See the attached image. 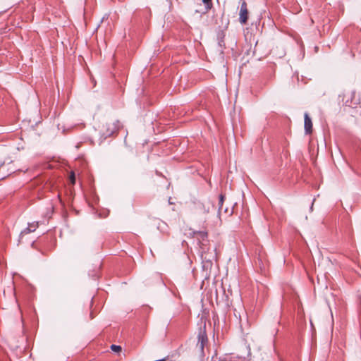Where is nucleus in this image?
<instances>
[{"label":"nucleus","instance_id":"obj_1","mask_svg":"<svg viewBox=\"0 0 361 361\" xmlns=\"http://www.w3.org/2000/svg\"><path fill=\"white\" fill-rule=\"evenodd\" d=\"M208 343V338L205 331V325L203 328H200L197 335V343L196 344L197 348H198L200 354L204 355V345Z\"/></svg>","mask_w":361,"mask_h":361},{"label":"nucleus","instance_id":"obj_2","mask_svg":"<svg viewBox=\"0 0 361 361\" xmlns=\"http://www.w3.org/2000/svg\"><path fill=\"white\" fill-rule=\"evenodd\" d=\"M191 234L192 237L198 240L201 248L204 249L202 246L204 245V242L207 240V232L206 231H193Z\"/></svg>","mask_w":361,"mask_h":361},{"label":"nucleus","instance_id":"obj_3","mask_svg":"<svg viewBox=\"0 0 361 361\" xmlns=\"http://www.w3.org/2000/svg\"><path fill=\"white\" fill-rule=\"evenodd\" d=\"M248 18V11L247 4L243 1L240 6L239 20L241 24H245Z\"/></svg>","mask_w":361,"mask_h":361},{"label":"nucleus","instance_id":"obj_4","mask_svg":"<svg viewBox=\"0 0 361 361\" xmlns=\"http://www.w3.org/2000/svg\"><path fill=\"white\" fill-rule=\"evenodd\" d=\"M304 119L305 132L306 134H311L312 132V122L307 113H305Z\"/></svg>","mask_w":361,"mask_h":361},{"label":"nucleus","instance_id":"obj_5","mask_svg":"<svg viewBox=\"0 0 361 361\" xmlns=\"http://www.w3.org/2000/svg\"><path fill=\"white\" fill-rule=\"evenodd\" d=\"M37 227H38L37 221L29 223L27 225V227L26 228H25L24 231H22L21 233H29L33 232L37 229Z\"/></svg>","mask_w":361,"mask_h":361},{"label":"nucleus","instance_id":"obj_6","mask_svg":"<svg viewBox=\"0 0 361 361\" xmlns=\"http://www.w3.org/2000/svg\"><path fill=\"white\" fill-rule=\"evenodd\" d=\"M224 198H225V197H224V195L221 194L219 195V213L221 212V210L223 209L222 206H223V204H224Z\"/></svg>","mask_w":361,"mask_h":361},{"label":"nucleus","instance_id":"obj_7","mask_svg":"<svg viewBox=\"0 0 361 361\" xmlns=\"http://www.w3.org/2000/svg\"><path fill=\"white\" fill-rule=\"evenodd\" d=\"M111 350H113L114 352H120L121 350V347L120 345H111Z\"/></svg>","mask_w":361,"mask_h":361},{"label":"nucleus","instance_id":"obj_8","mask_svg":"<svg viewBox=\"0 0 361 361\" xmlns=\"http://www.w3.org/2000/svg\"><path fill=\"white\" fill-rule=\"evenodd\" d=\"M202 2L204 4L207 9L211 8L212 6V0H202Z\"/></svg>","mask_w":361,"mask_h":361},{"label":"nucleus","instance_id":"obj_9","mask_svg":"<svg viewBox=\"0 0 361 361\" xmlns=\"http://www.w3.org/2000/svg\"><path fill=\"white\" fill-rule=\"evenodd\" d=\"M70 180H71L72 184H75V174L73 172H71V173L70 175Z\"/></svg>","mask_w":361,"mask_h":361},{"label":"nucleus","instance_id":"obj_10","mask_svg":"<svg viewBox=\"0 0 361 361\" xmlns=\"http://www.w3.org/2000/svg\"><path fill=\"white\" fill-rule=\"evenodd\" d=\"M6 177V174L3 173L0 175V179H4Z\"/></svg>","mask_w":361,"mask_h":361},{"label":"nucleus","instance_id":"obj_11","mask_svg":"<svg viewBox=\"0 0 361 361\" xmlns=\"http://www.w3.org/2000/svg\"><path fill=\"white\" fill-rule=\"evenodd\" d=\"M5 166L4 164H1L0 165V171L1 170V169H3L4 167Z\"/></svg>","mask_w":361,"mask_h":361}]
</instances>
